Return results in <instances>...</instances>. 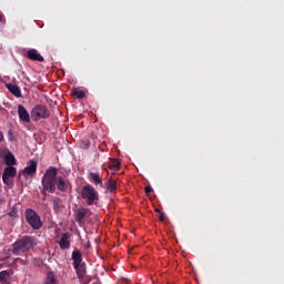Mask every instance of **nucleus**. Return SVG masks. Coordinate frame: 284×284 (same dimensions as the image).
Instances as JSON below:
<instances>
[{
	"label": "nucleus",
	"mask_w": 284,
	"mask_h": 284,
	"mask_svg": "<svg viewBox=\"0 0 284 284\" xmlns=\"http://www.w3.org/2000/svg\"><path fill=\"white\" fill-rule=\"evenodd\" d=\"M7 89L9 90V92H11V94H13V97H17L18 99L21 97V89H19L18 85L7 84Z\"/></svg>",
	"instance_id": "4468645a"
},
{
	"label": "nucleus",
	"mask_w": 284,
	"mask_h": 284,
	"mask_svg": "<svg viewBox=\"0 0 284 284\" xmlns=\"http://www.w3.org/2000/svg\"><path fill=\"white\" fill-rule=\"evenodd\" d=\"M34 236H22L12 244L11 252L16 256H24V254H28V252H30V250H34Z\"/></svg>",
	"instance_id": "f03ea898"
},
{
	"label": "nucleus",
	"mask_w": 284,
	"mask_h": 284,
	"mask_svg": "<svg viewBox=\"0 0 284 284\" xmlns=\"http://www.w3.org/2000/svg\"><path fill=\"white\" fill-rule=\"evenodd\" d=\"M60 203H61V199H59V197H53L52 199V204H53L54 212H59Z\"/></svg>",
	"instance_id": "412c9836"
},
{
	"label": "nucleus",
	"mask_w": 284,
	"mask_h": 284,
	"mask_svg": "<svg viewBox=\"0 0 284 284\" xmlns=\"http://www.w3.org/2000/svg\"><path fill=\"white\" fill-rule=\"evenodd\" d=\"M26 220L29 225L32 226L33 230H41L43 227V222H41V216H39L34 210L27 209L26 210Z\"/></svg>",
	"instance_id": "20e7f679"
},
{
	"label": "nucleus",
	"mask_w": 284,
	"mask_h": 284,
	"mask_svg": "<svg viewBox=\"0 0 284 284\" xmlns=\"http://www.w3.org/2000/svg\"><path fill=\"white\" fill-rule=\"evenodd\" d=\"M154 212H156L158 214H162L163 212H161L160 209H155Z\"/></svg>",
	"instance_id": "bb28decb"
},
{
	"label": "nucleus",
	"mask_w": 284,
	"mask_h": 284,
	"mask_svg": "<svg viewBox=\"0 0 284 284\" xmlns=\"http://www.w3.org/2000/svg\"><path fill=\"white\" fill-rule=\"evenodd\" d=\"M2 181H3L4 185H10V176L2 175Z\"/></svg>",
	"instance_id": "5701e85b"
},
{
	"label": "nucleus",
	"mask_w": 284,
	"mask_h": 284,
	"mask_svg": "<svg viewBox=\"0 0 284 284\" xmlns=\"http://www.w3.org/2000/svg\"><path fill=\"white\" fill-rule=\"evenodd\" d=\"M109 170H112V172H119V170H121V162H119V160H111L109 163Z\"/></svg>",
	"instance_id": "f3484780"
},
{
	"label": "nucleus",
	"mask_w": 284,
	"mask_h": 284,
	"mask_svg": "<svg viewBox=\"0 0 284 284\" xmlns=\"http://www.w3.org/2000/svg\"><path fill=\"white\" fill-rule=\"evenodd\" d=\"M81 199L87 201V205H94L97 204V201H99V192L94 190V186L87 184L82 186Z\"/></svg>",
	"instance_id": "7ed1b4c3"
},
{
	"label": "nucleus",
	"mask_w": 284,
	"mask_h": 284,
	"mask_svg": "<svg viewBox=\"0 0 284 284\" xmlns=\"http://www.w3.org/2000/svg\"><path fill=\"white\" fill-rule=\"evenodd\" d=\"M116 179L114 178H109L106 181V190L112 194L113 192H116Z\"/></svg>",
	"instance_id": "ddd939ff"
},
{
	"label": "nucleus",
	"mask_w": 284,
	"mask_h": 284,
	"mask_svg": "<svg viewBox=\"0 0 284 284\" xmlns=\"http://www.w3.org/2000/svg\"><path fill=\"white\" fill-rule=\"evenodd\" d=\"M44 284H57V277H54V273L49 272L47 274V278L44 281Z\"/></svg>",
	"instance_id": "aec40b11"
},
{
	"label": "nucleus",
	"mask_w": 284,
	"mask_h": 284,
	"mask_svg": "<svg viewBox=\"0 0 284 284\" xmlns=\"http://www.w3.org/2000/svg\"><path fill=\"white\" fill-rule=\"evenodd\" d=\"M4 163L8 166H12L17 164V159H14V154H12L11 152L7 153L4 155Z\"/></svg>",
	"instance_id": "2eb2a0df"
},
{
	"label": "nucleus",
	"mask_w": 284,
	"mask_h": 284,
	"mask_svg": "<svg viewBox=\"0 0 284 284\" xmlns=\"http://www.w3.org/2000/svg\"><path fill=\"white\" fill-rule=\"evenodd\" d=\"M73 267H79L83 263V254L79 250L72 252Z\"/></svg>",
	"instance_id": "9d476101"
},
{
	"label": "nucleus",
	"mask_w": 284,
	"mask_h": 284,
	"mask_svg": "<svg viewBox=\"0 0 284 284\" xmlns=\"http://www.w3.org/2000/svg\"><path fill=\"white\" fill-rule=\"evenodd\" d=\"M85 216H90V209H78L75 211L77 223L79 224L83 223V219H85Z\"/></svg>",
	"instance_id": "1a4fd4ad"
},
{
	"label": "nucleus",
	"mask_w": 284,
	"mask_h": 284,
	"mask_svg": "<svg viewBox=\"0 0 284 284\" xmlns=\"http://www.w3.org/2000/svg\"><path fill=\"white\" fill-rule=\"evenodd\" d=\"M89 181L93 183V185H100V187H103V179H101V174L99 173L90 172Z\"/></svg>",
	"instance_id": "9b49d317"
},
{
	"label": "nucleus",
	"mask_w": 284,
	"mask_h": 284,
	"mask_svg": "<svg viewBox=\"0 0 284 284\" xmlns=\"http://www.w3.org/2000/svg\"><path fill=\"white\" fill-rule=\"evenodd\" d=\"M152 192V186H145V194H150Z\"/></svg>",
	"instance_id": "a878e982"
},
{
	"label": "nucleus",
	"mask_w": 284,
	"mask_h": 284,
	"mask_svg": "<svg viewBox=\"0 0 284 284\" xmlns=\"http://www.w3.org/2000/svg\"><path fill=\"white\" fill-rule=\"evenodd\" d=\"M0 21H3V16L1 12H0Z\"/></svg>",
	"instance_id": "c85d7f7f"
},
{
	"label": "nucleus",
	"mask_w": 284,
	"mask_h": 284,
	"mask_svg": "<svg viewBox=\"0 0 284 284\" xmlns=\"http://www.w3.org/2000/svg\"><path fill=\"white\" fill-rule=\"evenodd\" d=\"M3 141V133L0 132V143Z\"/></svg>",
	"instance_id": "cd10ccee"
},
{
	"label": "nucleus",
	"mask_w": 284,
	"mask_h": 284,
	"mask_svg": "<svg viewBox=\"0 0 284 284\" xmlns=\"http://www.w3.org/2000/svg\"><path fill=\"white\" fill-rule=\"evenodd\" d=\"M22 174L27 176H32V174H37V161L30 160L28 165L22 171Z\"/></svg>",
	"instance_id": "6e6552de"
},
{
	"label": "nucleus",
	"mask_w": 284,
	"mask_h": 284,
	"mask_svg": "<svg viewBox=\"0 0 284 284\" xmlns=\"http://www.w3.org/2000/svg\"><path fill=\"white\" fill-rule=\"evenodd\" d=\"M60 250H70V234L63 233L59 241Z\"/></svg>",
	"instance_id": "f8f14e48"
},
{
	"label": "nucleus",
	"mask_w": 284,
	"mask_h": 284,
	"mask_svg": "<svg viewBox=\"0 0 284 284\" xmlns=\"http://www.w3.org/2000/svg\"><path fill=\"white\" fill-rule=\"evenodd\" d=\"M8 139L9 141H14V133L12 132V129L8 131Z\"/></svg>",
	"instance_id": "b1692460"
},
{
	"label": "nucleus",
	"mask_w": 284,
	"mask_h": 284,
	"mask_svg": "<svg viewBox=\"0 0 284 284\" xmlns=\"http://www.w3.org/2000/svg\"><path fill=\"white\" fill-rule=\"evenodd\" d=\"M58 172V168L50 166L42 176L41 184L43 189L41 194H44V196L47 192L54 194L57 189L60 192H68V182L65 179H63V176H57Z\"/></svg>",
	"instance_id": "f257e3e1"
},
{
	"label": "nucleus",
	"mask_w": 284,
	"mask_h": 284,
	"mask_svg": "<svg viewBox=\"0 0 284 284\" xmlns=\"http://www.w3.org/2000/svg\"><path fill=\"white\" fill-rule=\"evenodd\" d=\"M33 121H40V119H50V110L48 106L38 104L31 111Z\"/></svg>",
	"instance_id": "39448f33"
},
{
	"label": "nucleus",
	"mask_w": 284,
	"mask_h": 284,
	"mask_svg": "<svg viewBox=\"0 0 284 284\" xmlns=\"http://www.w3.org/2000/svg\"><path fill=\"white\" fill-rule=\"evenodd\" d=\"M78 278H83L85 276V267L83 265H79L78 267H74Z\"/></svg>",
	"instance_id": "6ab92c4d"
},
{
	"label": "nucleus",
	"mask_w": 284,
	"mask_h": 284,
	"mask_svg": "<svg viewBox=\"0 0 284 284\" xmlns=\"http://www.w3.org/2000/svg\"><path fill=\"white\" fill-rule=\"evenodd\" d=\"M72 95L77 97L78 99H85V91L73 88Z\"/></svg>",
	"instance_id": "a211bd4d"
},
{
	"label": "nucleus",
	"mask_w": 284,
	"mask_h": 284,
	"mask_svg": "<svg viewBox=\"0 0 284 284\" xmlns=\"http://www.w3.org/2000/svg\"><path fill=\"white\" fill-rule=\"evenodd\" d=\"M2 175L14 179V176H17V168H14V166L4 168Z\"/></svg>",
	"instance_id": "dca6fc26"
},
{
	"label": "nucleus",
	"mask_w": 284,
	"mask_h": 284,
	"mask_svg": "<svg viewBox=\"0 0 284 284\" xmlns=\"http://www.w3.org/2000/svg\"><path fill=\"white\" fill-rule=\"evenodd\" d=\"M8 276H9L8 271L0 272V283L8 281Z\"/></svg>",
	"instance_id": "4be33fe9"
},
{
	"label": "nucleus",
	"mask_w": 284,
	"mask_h": 284,
	"mask_svg": "<svg viewBox=\"0 0 284 284\" xmlns=\"http://www.w3.org/2000/svg\"><path fill=\"white\" fill-rule=\"evenodd\" d=\"M27 59L30 61H39L40 63H43L44 61L43 55H41L37 49H29L27 52Z\"/></svg>",
	"instance_id": "423d86ee"
},
{
	"label": "nucleus",
	"mask_w": 284,
	"mask_h": 284,
	"mask_svg": "<svg viewBox=\"0 0 284 284\" xmlns=\"http://www.w3.org/2000/svg\"><path fill=\"white\" fill-rule=\"evenodd\" d=\"M159 220L161 221V223H163V221H165V214L164 213H160Z\"/></svg>",
	"instance_id": "393cba45"
},
{
	"label": "nucleus",
	"mask_w": 284,
	"mask_h": 284,
	"mask_svg": "<svg viewBox=\"0 0 284 284\" xmlns=\"http://www.w3.org/2000/svg\"><path fill=\"white\" fill-rule=\"evenodd\" d=\"M18 115L20 121L23 123H30V113H28V110L26 106H23V104L18 105Z\"/></svg>",
	"instance_id": "0eeeda50"
}]
</instances>
